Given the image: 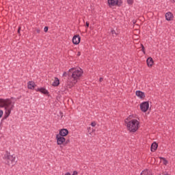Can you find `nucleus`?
Listing matches in <instances>:
<instances>
[{"label": "nucleus", "instance_id": "393cba45", "mask_svg": "<svg viewBox=\"0 0 175 175\" xmlns=\"http://www.w3.org/2000/svg\"><path fill=\"white\" fill-rule=\"evenodd\" d=\"M44 32H49V27L46 26V27L44 28Z\"/></svg>", "mask_w": 175, "mask_h": 175}, {"label": "nucleus", "instance_id": "c756f323", "mask_svg": "<svg viewBox=\"0 0 175 175\" xmlns=\"http://www.w3.org/2000/svg\"><path fill=\"white\" fill-rule=\"evenodd\" d=\"M85 27L86 28H88V27H90V23L88 22H86Z\"/></svg>", "mask_w": 175, "mask_h": 175}, {"label": "nucleus", "instance_id": "7c9ffc66", "mask_svg": "<svg viewBox=\"0 0 175 175\" xmlns=\"http://www.w3.org/2000/svg\"><path fill=\"white\" fill-rule=\"evenodd\" d=\"M77 57H80V55H81V53H80V52H77Z\"/></svg>", "mask_w": 175, "mask_h": 175}, {"label": "nucleus", "instance_id": "5701e85b", "mask_svg": "<svg viewBox=\"0 0 175 175\" xmlns=\"http://www.w3.org/2000/svg\"><path fill=\"white\" fill-rule=\"evenodd\" d=\"M69 143H70V140L66 139L65 142H64L63 145L66 146L67 144H69Z\"/></svg>", "mask_w": 175, "mask_h": 175}, {"label": "nucleus", "instance_id": "2f4dec72", "mask_svg": "<svg viewBox=\"0 0 175 175\" xmlns=\"http://www.w3.org/2000/svg\"><path fill=\"white\" fill-rule=\"evenodd\" d=\"M36 32H37V33H40V29H38L36 30Z\"/></svg>", "mask_w": 175, "mask_h": 175}, {"label": "nucleus", "instance_id": "f257e3e1", "mask_svg": "<svg viewBox=\"0 0 175 175\" xmlns=\"http://www.w3.org/2000/svg\"><path fill=\"white\" fill-rule=\"evenodd\" d=\"M83 73L84 72L81 68L76 70V68H72L68 71L63 73V77H68V80H72V84L75 85L80 80V77L83 76Z\"/></svg>", "mask_w": 175, "mask_h": 175}, {"label": "nucleus", "instance_id": "a878e982", "mask_svg": "<svg viewBox=\"0 0 175 175\" xmlns=\"http://www.w3.org/2000/svg\"><path fill=\"white\" fill-rule=\"evenodd\" d=\"M2 116H3V111L0 109V118H2Z\"/></svg>", "mask_w": 175, "mask_h": 175}, {"label": "nucleus", "instance_id": "aec40b11", "mask_svg": "<svg viewBox=\"0 0 175 175\" xmlns=\"http://www.w3.org/2000/svg\"><path fill=\"white\" fill-rule=\"evenodd\" d=\"M160 159L163 161V165H166L167 163H169V161H167L165 157H160Z\"/></svg>", "mask_w": 175, "mask_h": 175}, {"label": "nucleus", "instance_id": "f03ea898", "mask_svg": "<svg viewBox=\"0 0 175 175\" xmlns=\"http://www.w3.org/2000/svg\"><path fill=\"white\" fill-rule=\"evenodd\" d=\"M125 123L126 124L127 129L131 133L137 132V129H139V125H140V122L136 119L131 120L129 122H125Z\"/></svg>", "mask_w": 175, "mask_h": 175}, {"label": "nucleus", "instance_id": "dca6fc26", "mask_svg": "<svg viewBox=\"0 0 175 175\" xmlns=\"http://www.w3.org/2000/svg\"><path fill=\"white\" fill-rule=\"evenodd\" d=\"M146 64L149 68L152 66V65H154V59H152V57H148L146 59Z\"/></svg>", "mask_w": 175, "mask_h": 175}, {"label": "nucleus", "instance_id": "7ed1b4c3", "mask_svg": "<svg viewBox=\"0 0 175 175\" xmlns=\"http://www.w3.org/2000/svg\"><path fill=\"white\" fill-rule=\"evenodd\" d=\"M3 159L5 165H10V163L12 165H16V162H17V161H16V156L14 154H10V152L8 151H6L5 154H4Z\"/></svg>", "mask_w": 175, "mask_h": 175}, {"label": "nucleus", "instance_id": "b1692460", "mask_svg": "<svg viewBox=\"0 0 175 175\" xmlns=\"http://www.w3.org/2000/svg\"><path fill=\"white\" fill-rule=\"evenodd\" d=\"M127 3L129 5H133V0H127Z\"/></svg>", "mask_w": 175, "mask_h": 175}, {"label": "nucleus", "instance_id": "72a5a7b5", "mask_svg": "<svg viewBox=\"0 0 175 175\" xmlns=\"http://www.w3.org/2000/svg\"><path fill=\"white\" fill-rule=\"evenodd\" d=\"M65 175H70V172H66V173L65 174Z\"/></svg>", "mask_w": 175, "mask_h": 175}, {"label": "nucleus", "instance_id": "9b49d317", "mask_svg": "<svg viewBox=\"0 0 175 175\" xmlns=\"http://www.w3.org/2000/svg\"><path fill=\"white\" fill-rule=\"evenodd\" d=\"M173 18H174V16L172 12H168L165 14V20H167V21H173Z\"/></svg>", "mask_w": 175, "mask_h": 175}, {"label": "nucleus", "instance_id": "f704fd0d", "mask_svg": "<svg viewBox=\"0 0 175 175\" xmlns=\"http://www.w3.org/2000/svg\"><path fill=\"white\" fill-rule=\"evenodd\" d=\"M171 2L175 3V0H171Z\"/></svg>", "mask_w": 175, "mask_h": 175}, {"label": "nucleus", "instance_id": "f8f14e48", "mask_svg": "<svg viewBox=\"0 0 175 175\" xmlns=\"http://www.w3.org/2000/svg\"><path fill=\"white\" fill-rule=\"evenodd\" d=\"M36 88V84L33 81H30L27 83V88L29 90H35Z\"/></svg>", "mask_w": 175, "mask_h": 175}, {"label": "nucleus", "instance_id": "cd10ccee", "mask_svg": "<svg viewBox=\"0 0 175 175\" xmlns=\"http://www.w3.org/2000/svg\"><path fill=\"white\" fill-rule=\"evenodd\" d=\"M91 125H92V126H96V122H92L91 123Z\"/></svg>", "mask_w": 175, "mask_h": 175}, {"label": "nucleus", "instance_id": "423d86ee", "mask_svg": "<svg viewBox=\"0 0 175 175\" xmlns=\"http://www.w3.org/2000/svg\"><path fill=\"white\" fill-rule=\"evenodd\" d=\"M56 140H57V146H62V144H64V142H65L66 138L57 134L56 135Z\"/></svg>", "mask_w": 175, "mask_h": 175}, {"label": "nucleus", "instance_id": "1a4fd4ad", "mask_svg": "<svg viewBox=\"0 0 175 175\" xmlns=\"http://www.w3.org/2000/svg\"><path fill=\"white\" fill-rule=\"evenodd\" d=\"M34 90L36 92H40L41 94H44V95H49V91L44 88H38Z\"/></svg>", "mask_w": 175, "mask_h": 175}, {"label": "nucleus", "instance_id": "6e6552de", "mask_svg": "<svg viewBox=\"0 0 175 175\" xmlns=\"http://www.w3.org/2000/svg\"><path fill=\"white\" fill-rule=\"evenodd\" d=\"M14 103L12 104V101L9 99H6L4 109H14Z\"/></svg>", "mask_w": 175, "mask_h": 175}, {"label": "nucleus", "instance_id": "c85d7f7f", "mask_svg": "<svg viewBox=\"0 0 175 175\" xmlns=\"http://www.w3.org/2000/svg\"><path fill=\"white\" fill-rule=\"evenodd\" d=\"M78 172L77 171H74L72 175H77Z\"/></svg>", "mask_w": 175, "mask_h": 175}, {"label": "nucleus", "instance_id": "412c9836", "mask_svg": "<svg viewBox=\"0 0 175 175\" xmlns=\"http://www.w3.org/2000/svg\"><path fill=\"white\" fill-rule=\"evenodd\" d=\"M111 33H112V36H114V35H118V33L116 32V30L111 29Z\"/></svg>", "mask_w": 175, "mask_h": 175}, {"label": "nucleus", "instance_id": "ddd939ff", "mask_svg": "<svg viewBox=\"0 0 175 175\" xmlns=\"http://www.w3.org/2000/svg\"><path fill=\"white\" fill-rule=\"evenodd\" d=\"M135 94L138 98H140V99H144V98H146V94H144V92L140 90H137L135 92Z\"/></svg>", "mask_w": 175, "mask_h": 175}, {"label": "nucleus", "instance_id": "4468645a", "mask_svg": "<svg viewBox=\"0 0 175 175\" xmlns=\"http://www.w3.org/2000/svg\"><path fill=\"white\" fill-rule=\"evenodd\" d=\"M5 114L3 118V120H6L9 117V116H10V113H12V110H13V109H5Z\"/></svg>", "mask_w": 175, "mask_h": 175}, {"label": "nucleus", "instance_id": "bb28decb", "mask_svg": "<svg viewBox=\"0 0 175 175\" xmlns=\"http://www.w3.org/2000/svg\"><path fill=\"white\" fill-rule=\"evenodd\" d=\"M21 31V27L19 26V27H18V35H20Z\"/></svg>", "mask_w": 175, "mask_h": 175}, {"label": "nucleus", "instance_id": "39448f33", "mask_svg": "<svg viewBox=\"0 0 175 175\" xmlns=\"http://www.w3.org/2000/svg\"><path fill=\"white\" fill-rule=\"evenodd\" d=\"M140 109L143 113L147 112L148 109H150V103L148 101H144L140 104Z\"/></svg>", "mask_w": 175, "mask_h": 175}, {"label": "nucleus", "instance_id": "0eeeda50", "mask_svg": "<svg viewBox=\"0 0 175 175\" xmlns=\"http://www.w3.org/2000/svg\"><path fill=\"white\" fill-rule=\"evenodd\" d=\"M59 136H62L65 137V136H68L69 135V131L67 129H62L59 131Z\"/></svg>", "mask_w": 175, "mask_h": 175}, {"label": "nucleus", "instance_id": "9d476101", "mask_svg": "<svg viewBox=\"0 0 175 175\" xmlns=\"http://www.w3.org/2000/svg\"><path fill=\"white\" fill-rule=\"evenodd\" d=\"M80 40H81V38H80L79 35H75L72 38L73 44H79V43H80Z\"/></svg>", "mask_w": 175, "mask_h": 175}, {"label": "nucleus", "instance_id": "20e7f679", "mask_svg": "<svg viewBox=\"0 0 175 175\" xmlns=\"http://www.w3.org/2000/svg\"><path fill=\"white\" fill-rule=\"evenodd\" d=\"M107 2L110 8L111 6H122V0H107Z\"/></svg>", "mask_w": 175, "mask_h": 175}, {"label": "nucleus", "instance_id": "2eb2a0df", "mask_svg": "<svg viewBox=\"0 0 175 175\" xmlns=\"http://www.w3.org/2000/svg\"><path fill=\"white\" fill-rule=\"evenodd\" d=\"M157 148H158V144L155 142H153L150 146V150L152 151V152H155Z\"/></svg>", "mask_w": 175, "mask_h": 175}, {"label": "nucleus", "instance_id": "4be33fe9", "mask_svg": "<svg viewBox=\"0 0 175 175\" xmlns=\"http://www.w3.org/2000/svg\"><path fill=\"white\" fill-rule=\"evenodd\" d=\"M141 47H142V52L144 53V54H146V49H145L144 45H143V44H141Z\"/></svg>", "mask_w": 175, "mask_h": 175}, {"label": "nucleus", "instance_id": "f3484780", "mask_svg": "<svg viewBox=\"0 0 175 175\" xmlns=\"http://www.w3.org/2000/svg\"><path fill=\"white\" fill-rule=\"evenodd\" d=\"M53 87H58L59 85V79L55 77V81L52 83Z\"/></svg>", "mask_w": 175, "mask_h": 175}, {"label": "nucleus", "instance_id": "6ab92c4d", "mask_svg": "<svg viewBox=\"0 0 175 175\" xmlns=\"http://www.w3.org/2000/svg\"><path fill=\"white\" fill-rule=\"evenodd\" d=\"M5 105H6V100L0 98V107H5Z\"/></svg>", "mask_w": 175, "mask_h": 175}, {"label": "nucleus", "instance_id": "a211bd4d", "mask_svg": "<svg viewBox=\"0 0 175 175\" xmlns=\"http://www.w3.org/2000/svg\"><path fill=\"white\" fill-rule=\"evenodd\" d=\"M141 175H152V172L148 170H144L142 172Z\"/></svg>", "mask_w": 175, "mask_h": 175}, {"label": "nucleus", "instance_id": "473e14b6", "mask_svg": "<svg viewBox=\"0 0 175 175\" xmlns=\"http://www.w3.org/2000/svg\"><path fill=\"white\" fill-rule=\"evenodd\" d=\"M99 81L102 83V81H103V78H100Z\"/></svg>", "mask_w": 175, "mask_h": 175}]
</instances>
